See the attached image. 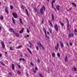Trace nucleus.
<instances>
[{
    "label": "nucleus",
    "instance_id": "f257e3e1",
    "mask_svg": "<svg viewBox=\"0 0 77 77\" xmlns=\"http://www.w3.org/2000/svg\"><path fill=\"white\" fill-rule=\"evenodd\" d=\"M43 10L44 12L45 11V8L44 6L42 7V8L40 9V12L42 15H43V14H44V12H43Z\"/></svg>",
    "mask_w": 77,
    "mask_h": 77
},
{
    "label": "nucleus",
    "instance_id": "f03ea898",
    "mask_svg": "<svg viewBox=\"0 0 77 77\" xmlns=\"http://www.w3.org/2000/svg\"><path fill=\"white\" fill-rule=\"evenodd\" d=\"M66 20L67 22V29L69 30V22H68V20L67 19H66Z\"/></svg>",
    "mask_w": 77,
    "mask_h": 77
},
{
    "label": "nucleus",
    "instance_id": "7ed1b4c3",
    "mask_svg": "<svg viewBox=\"0 0 77 77\" xmlns=\"http://www.w3.org/2000/svg\"><path fill=\"white\" fill-rule=\"evenodd\" d=\"M12 15L14 18H17V17H18V15L15 13H13L12 14Z\"/></svg>",
    "mask_w": 77,
    "mask_h": 77
},
{
    "label": "nucleus",
    "instance_id": "20e7f679",
    "mask_svg": "<svg viewBox=\"0 0 77 77\" xmlns=\"http://www.w3.org/2000/svg\"><path fill=\"white\" fill-rule=\"evenodd\" d=\"M38 45H39L40 47H42L43 49H44V47L43 46V45H42V44L40 42H39V43H38Z\"/></svg>",
    "mask_w": 77,
    "mask_h": 77
},
{
    "label": "nucleus",
    "instance_id": "39448f33",
    "mask_svg": "<svg viewBox=\"0 0 77 77\" xmlns=\"http://www.w3.org/2000/svg\"><path fill=\"white\" fill-rule=\"evenodd\" d=\"M55 0H52V1L51 3V7L52 8H54V3H55Z\"/></svg>",
    "mask_w": 77,
    "mask_h": 77
},
{
    "label": "nucleus",
    "instance_id": "423d86ee",
    "mask_svg": "<svg viewBox=\"0 0 77 77\" xmlns=\"http://www.w3.org/2000/svg\"><path fill=\"white\" fill-rule=\"evenodd\" d=\"M54 29L56 31H57H57H58V30H59V29H58V26H57V25H55Z\"/></svg>",
    "mask_w": 77,
    "mask_h": 77
},
{
    "label": "nucleus",
    "instance_id": "0eeeda50",
    "mask_svg": "<svg viewBox=\"0 0 77 77\" xmlns=\"http://www.w3.org/2000/svg\"><path fill=\"white\" fill-rule=\"evenodd\" d=\"M9 32H12V33H15V31H14V29H9Z\"/></svg>",
    "mask_w": 77,
    "mask_h": 77
},
{
    "label": "nucleus",
    "instance_id": "6e6552de",
    "mask_svg": "<svg viewBox=\"0 0 77 77\" xmlns=\"http://www.w3.org/2000/svg\"><path fill=\"white\" fill-rule=\"evenodd\" d=\"M59 43H57V46L55 47V48L56 49V50H58V48H59Z\"/></svg>",
    "mask_w": 77,
    "mask_h": 77
},
{
    "label": "nucleus",
    "instance_id": "1a4fd4ad",
    "mask_svg": "<svg viewBox=\"0 0 77 77\" xmlns=\"http://www.w3.org/2000/svg\"><path fill=\"white\" fill-rule=\"evenodd\" d=\"M1 44L2 45V47L3 48H5V44H4V42L3 41L1 42Z\"/></svg>",
    "mask_w": 77,
    "mask_h": 77
},
{
    "label": "nucleus",
    "instance_id": "9d476101",
    "mask_svg": "<svg viewBox=\"0 0 77 77\" xmlns=\"http://www.w3.org/2000/svg\"><path fill=\"white\" fill-rule=\"evenodd\" d=\"M74 34H69L68 35V37L69 38H71L73 36Z\"/></svg>",
    "mask_w": 77,
    "mask_h": 77
},
{
    "label": "nucleus",
    "instance_id": "9b49d317",
    "mask_svg": "<svg viewBox=\"0 0 77 77\" xmlns=\"http://www.w3.org/2000/svg\"><path fill=\"white\" fill-rule=\"evenodd\" d=\"M5 11L7 13V14H8L9 13H8V8L6 7L5 8Z\"/></svg>",
    "mask_w": 77,
    "mask_h": 77
},
{
    "label": "nucleus",
    "instance_id": "f8f14e48",
    "mask_svg": "<svg viewBox=\"0 0 77 77\" xmlns=\"http://www.w3.org/2000/svg\"><path fill=\"white\" fill-rule=\"evenodd\" d=\"M19 20V21L20 23V24L21 25H23V22H22V20L21 19V18H20Z\"/></svg>",
    "mask_w": 77,
    "mask_h": 77
},
{
    "label": "nucleus",
    "instance_id": "ddd939ff",
    "mask_svg": "<svg viewBox=\"0 0 77 77\" xmlns=\"http://www.w3.org/2000/svg\"><path fill=\"white\" fill-rule=\"evenodd\" d=\"M56 9H57L58 11L59 10V9H60V6L59 5H57Z\"/></svg>",
    "mask_w": 77,
    "mask_h": 77
},
{
    "label": "nucleus",
    "instance_id": "4468645a",
    "mask_svg": "<svg viewBox=\"0 0 77 77\" xmlns=\"http://www.w3.org/2000/svg\"><path fill=\"white\" fill-rule=\"evenodd\" d=\"M60 44L62 48H63V44L62 42H60Z\"/></svg>",
    "mask_w": 77,
    "mask_h": 77
},
{
    "label": "nucleus",
    "instance_id": "2eb2a0df",
    "mask_svg": "<svg viewBox=\"0 0 77 77\" xmlns=\"http://www.w3.org/2000/svg\"><path fill=\"white\" fill-rule=\"evenodd\" d=\"M24 28H22L21 30L20 31L19 33H22L23 32V31L24 30Z\"/></svg>",
    "mask_w": 77,
    "mask_h": 77
},
{
    "label": "nucleus",
    "instance_id": "dca6fc26",
    "mask_svg": "<svg viewBox=\"0 0 77 77\" xmlns=\"http://www.w3.org/2000/svg\"><path fill=\"white\" fill-rule=\"evenodd\" d=\"M22 47H23L22 46L19 45L18 47H16V49H18V48H21Z\"/></svg>",
    "mask_w": 77,
    "mask_h": 77
},
{
    "label": "nucleus",
    "instance_id": "f3484780",
    "mask_svg": "<svg viewBox=\"0 0 77 77\" xmlns=\"http://www.w3.org/2000/svg\"><path fill=\"white\" fill-rule=\"evenodd\" d=\"M19 60L20 61H21V60H22V61H25V59L24 58H21Z\"/></svg>",
    "mask_w": 77,
    "mask_h": 77
},
{
    "label": "nucleus",
    "instance_id": "a211bd4d",
    "mask_svg": "<svg viewBox=\"0 0 77 77\" xmlns=\"http://www.w3.org/2000/svg\"><path fill=\"white\" fill-rule=\"evenodd\" d=\"M27 50L30 53V54H32V52L31 51H30V50H29V48H28L27 49Z\"/></svg>",
    "mask_w": 77,
    "mask_h": 77
},
{
    "label": "nucleus",
    "instance_id": "6ab92c4d",
    "mask_svg": "<svg viewBox=\"0 0 77 77\" xmlns=\"http://www.w3.org/2000/svg\"><path fill=\"white\" fill-rule=\"evenodd\" d=\"M43 30L44 31L45 34H46V33H47V31H46V30L45 29V28L43 27Z\"/></svg>",
    "mask_w": 77,
    "mask_h": 77
},
{
    "label": "nucleus",
    "instance_id": "aec40b11",
    "mask_svg": "<svg viewBox=\"0 0 77 77\" xmlns=\"http://www.w3.org/2000/svg\"><path fill=\"white\" fill-rule=\"evenodd\" d=\"M72 4L73 5V6H74V7H77V5L76 4L73 3H72Z\"/></svg>",
    "mask_w": 77,
    "mask_h": 77
},
{
    "label": "nucleus",
    "instance_id": "412c9836",
    "mask_svg": "<svg viewBox=\"0 0 77 77\" xmlns=\"http://www.w3.org/2000/svg\"><path fill=\"white\" fill-rule=\"evenodd\" d=\"M25 11L26 12V14L27 16H28V17H29V14H28V12L27 11V9H25Z\"/></svg>",
    "mask_w": 77,
    "mask_h": 77
},
{
    "label": "nucleus",
    "instance_id": "4be33fe9",
    "mask_svg": "<svg viewBox=\"0 0 77 77\" xmlns=\"http://www.w3.org/2000/svg\"><path fill=\"white\" fill-rule=\"evenodd\" d=\"M68 57H66L65 58V61L66 62H68Z\"/></svg>",
    "mask_w": 77,
    "mask_h": 77
},
{
    "label": "nucleus",
    "instance_id": "5701e85b",
    "mask_svg": "<svg viewBox=\"0 0 77 77\" xmlns=\"http://www.w3.org/2000/svg\"><path fill=\"white\" fill-rule=\"evenodd\" d=\"M52 56L53 57H54L56 56V54L54 53H53L52 54Z\"/></svg>",
    "mask_w": 77,
    "mask_h": 77
},
{
    "label": "nucleus",
    "instance_id": "b1692460",
    "mask_svg": "<svg viewBox=\"0 0 77 77\" xmlns=\"http://www.w3.org/2000/svg\"><path fill=\"white\" fill-rule=\"evenodd\" d=\"M49 23L51 25V26L53 27V24H52V23H51V21L50 20H49Z\"/></svg>",
    "mask_w": 77,
    "mask_h": 77
},
{
    "label": "nucleus",
    "instance_id": "393cba45",
    "mask_svg": "<svg viewBox=\"0 0 77 77\" xmlns=\"http://www.w3.org/2000/svg\"><path fill=\"white\" fill-rule=\"evenodd\" d=\"M52 20H54V15L52 14Z\"/></svg>",
    "mask_w": 77,
    "mask_h": 77
},
{
    "label": "nucleus",
    "instance_id": "a878e982",
    "mask_svg": "<svg viewBox=\"0 0 77 77\" xmlns=\"http://www.w3.org/2000/svg\"><path fill=\"white\" fill-rule=\"evenodd\" d=\"M12 20L13 23H14V24H15V20L14 19V18L12 17Z\"/></svg>",
    "mask_w": 77,
    "mask_h": 77
},
{
    "label": "nucleus",
    "instance_id": "bb28decb",
    "mask_svg": "<svg viewBox=\"0 0 77 77\" xmlns=\"http://www.w3.org/2000/svg\"><path fill=\"white\" fill-rule=\"evenodd\" d=\"M14 67H15V66H14V64H12V69L13 70H14Z\"/></svg>",
    "mask_w": 77,
    "mask_h": 77
},
{
    "label": "nucleus",
    "instance_id": "cd10ccee",
    "mask_svg": "<svg viewBox=\"0 0 77 77\" xmlns=\"http://www.w3.org/2000/svg\"><path fill=\"white\" fill-rule=\"evenodd\" d=\"M11 75H12V74H11V73L10 72L8 74V77H11Z\"/></svg>",
    "mask_w": 77,
    "mask_h": 77
},
{
    "label": "nucleus",
    "instance_id": "c85d7f7f",
    "mask_svg": "<svg viewBox=\"0 0 77 77\" xmlns=\"http://www.w3.org/2000/svg\"><path fill=\"white\" fill-rule=\"evenodd\" d=\"M15 35H16V36L17 37H18V36H19V33H16L15 34Z\"/></svg>",
    "mask_w": 77,
    "mask_h": 77
},
{
    "label": "nucleus",
    "instance_id": "c756f323",
    "mask_svg": "<svg viewBox=\"0 0 77 77\" xmlns=\"http://www.w3.org/2000/svg\"><path fill=\"white\" fill-rule=\"evenodd\" d=\"M0 63L1 64H2L3 66H5V65L3 63V62H2V61H0Z\"/></svg>",
    "mask_w": 77,
    "mask_h": 77
},
{
    "label": "nucleus",
    "instance_id": "7c9ffc66",
    "mask_svg": "<svg viewBox=\"0 0 77 77\" xmlns=\"http://www.w3.org/2000/svg\"><path fill=\"white\" fill-rule=\"evenodd\" d=\"M35 11L36 12H38V10L36 8H35Z\"/></svg>",
    "mask_w": 77,
    "mask_h": 77
},
{
    "label": "nucleus",
    "instance_id": "2f4dec72",
    "mask_svg": "<svg viewBox=\"0 0 77 77\" xmlns=\"http://www.w3.org/2000/svg\"><path fill=\"white\" fill-rule=\"evenodd\" d=\"M45 35L46 38H48V39H50L49 37L48 36H47V33H46V34H45Z\"/></svg>",
    "mask_w": 77,
    "mask_h": 77
},
{
    "label": "nucleus",
    "instance_id": "473e14b6",
    "mask_svg": "<svg viewBox=\"0 0 77 77\" xmlns=\"http://www.w3.org/2000/svg\"><path fill=\"white\" fill-rule=\"evenodd\" d=\"M0 19L1 20H3V16H2L0 18Z\"/></svg>",
    "mask_w": 77,
    "mask_h": 77
},
{
    "label": "nucleus",
    "instance_id": "72a5a7b5",
    "mask_svg": "<svg viewBox=\"0 0 77 77\" xmlns=\"http://www.w3.org/2000/svg\"><path fill=\"white\" fill-rule=\"evenodd\" d=\"M57 56L59 57H60V54L59 53H58L57 54Z\"/></svg>",
    "mask_w": 77,
    "mask_h": 77
},
{
    "label": "nucleus",
    "instance_id": "f704fd0d",
    "mask_svg": "<svg viewBox=\"0 0 77 77\" xmlns=\"http://www.w3.org/2000/svg\"><path fill=\"white\" fill-rule=\"evenodd\" d=\"M60 24H61V25L62 26H64V24L63 23H62L61 22H60Z\"/></svg>",
    "mask_w": 77,
    "mask_h": 77
},
{
    "label": "nucleus",
    "instance_id": "c9c22d12",
    "mask_svg": "<svg viewBox=\"0 0 77 77\" xmlns=\"http://www.w3.org/2000/svg\"><path fill=\"white\" fill-rule=\"evenodd\" d=\"M10 9H13V8H14V7H13V6H12V5H11L10 6Z\"/></svg>",
    "mask_w": 77,
    "mask_h": 77
},
{
    "label": "nucleus",
    "instance_id": "e433bc0d",
    "mask_svg": "<svg viewBox=\"0 0 77 77\" xmlns=\"http://www.w3.org/2000/svg\"><path fill=\"white\" fill-rule=\"evenodd\" d=\"M10 49L11 50H13V48H12V46H11L10 47Z\"/></svg>",
    "mask_w": 77,
    "mask_h": 77
},
{
    "label": "nucleus",
    "instance_id": "4c0bfd02",
    "mask_svg": "<svg viewBox=\"0 0 77 77\" xmlns=\"http://www.w3.org/2000/svg\"><path fill=\"white\" fill-rule=\"evenodd\" d=\"M49 30L50 31V33H51V32H52V30L50 28H49Z\"/></svg>",
    "mask_w": 77,
    "mask_h": 77
},
{
    "label": "nucleus",
    "instance_id": "58836bf2",
    "mask_svg": "<svg viewBox=\"0 0 77 77\" xmlns=\"http://www.w3.org/2000/svg\"><path fill=\"white\" fill-rule=\"evenodd\" d=\"M39 76H40V77H44L42 76V74H39Z\"/></svg>",
    "mask_w": 77,
    "mask_h": 77
},
{
    "label": "nucleus",
    "instance_id": "ea45409f",
    "mask_svg": "<svg viewBox=\"0 0 77 77\" xmlns=\"http://www.w3.org/2000/svg\"><path fill=\"white\" fill-rule=\"evenodd\" d=\"M30 65H31L32 66H34V64L33 63H32V62H31L30 63Z\"/></svg>",
    "mask_w": 77,
    "mask_h": 77
},
{
    "label": "nucleus",
    "instance_id": "a19ab883",
    "mask_svg": "<svg viewBox=\"0 0 77 77\" xmlns=\"http://www.w3.org/2000/svg\"><path fill=\"white\" fill-rule=\"evenodd\" d=\"M72 7H71V8L70 9H69V10H67V11H71L72 9Z\"/></svg>",
    "mask_w": 77,
    "mask_h": 77
},
{
    "label": "nucleus",
    "instance_id": "79ce46f5",
    "mask_svg": "<svg viewBox=\"0 0 77 77\" xmlns=\"http://www.w3.org/2000/svg\"><path fill=\"white\" fill-rule=\"evenodd\" d=\"M36 50H39V48L38 47L36 46Z\"/></svg>",
    "mask_w": 77,
    "mask_h": 77
},
{
    "label": "nucleus",
    "instance_id": "37998d69",
    "mask_svg": "<svg viewBox=\"0 0 77 77\" xmlns=\"http://www.w3.org/2000/svg\"><path fill=\"white\" fill-rule=\"evenodd\" d=\"M73 69L75 71H76V68L75 67H73Z\"/></svg>",
    "mask_w": 77,
    "mask_h": 77
},
{
    "label": "nucleus",
    "instance_id": "c03bdc74",
    "mask_svg": "<svg viewBox=\"0 0 77 77\" xmlns=\"http://www.w3.org/2000/svg\"><path fill=\"white\" fill-rule=\"evenodd\" d=\"M21 8H22V9H24L25 7H24V6L23 5L21 6Z\"/></svg>",
    "mask_w": 77,
    "mask_h": 77
},
{
    "label": "nucleus",
    "instance_id": "a18cd8bd",
    "mask_svg": "<svg viewBox=\"0 0 77 77\" xmlns=\"http://www.w3.org/2000/svg\"><path fill=\"white\" fill-rule=\"evenodd\" d=\"M30 31H29V30H28V29H27V33H29Z\"/></svg>",
    "mask_w": 77,
    "mask_h": 77
},
{
    "label": "nucleus",
    "instance_id": "49530a36",
    "mask_svg": "<svg viewBox=\"0 0 77 77\" xmlns=\"http://www.w3.org/2000/svg\"><path fill=\"white\" fill-rule=\"evenodd\" d=\"M17 73L19 74H21V72L20 71H18Z\"/></svg>",
    "mask_w": 77,
    "mask_h": 77
},
{
    "label": "nucleus",
    "instance_id": "de8ad7c7",
    "mask_svg": "<svg viewBox=\"0 0 77 77\" xmlns=\"http://www.w3.org/2000/svg\"><path fill=\"white\" fill-rule=\"evenodd\" d=\"M18 66L19 68H21V66H20V65L18 64Z\"/></svg>",
    "mask_w": 77,
    "mask_h": 77
},
{
    "label": "nucleus",
    "instance_id": "09e8293b",
    "mask_svg": "<svg viewBox=\"0 0 77 77\" xmlns=\"http://www.w3.org/2000/svg\"><path fill=\"white\" fill-rule=\"evenodd\" d=\"M69 45L71 46H72V43L71 42H70L69 43Z\"/></svg>",
    "mask_w": 77,
    "mask_h": 77
},
{
    "label": "nucleus",
    "instance_id": "8fccbe9b",
    "mask_svg": "<svg viewBox=\"0 0 77 77\" xmlns=\"http://www.w3.org/2000/svg\"><path fill=\"white\" fill-rule=\"evenodd\" d=\"M33 71L34 73H36V71L35 70H34Z\"/></svg>",
    "mask_w": 77,
    "mask_h": 77
},
{
    "label": "nucleus",
    "instance_id": "3c124183",
    "mask_svg": "<svg viewBox=\"0 0 77 77\" xmlns=\"http://www.w3.org/2000/svg\"><path fill=\"white\" fill-rule=\"evenodd\" d=\"M29 35H27L26 36V38H29Z\"/></svg>",
    "mask_w": 77,
    "mask_h": 77
},
{
    "label": "nucleus",
    "instance_id": "603ef678",
    "mask_svg": "<svg viewBox=\"0 0 77 77\" xmlns=\"http://www.w3.org/2000/svg\"><path fill=\"white\" fill-rule=\"evenodd\" d=\"M35 70H38V68H37V67H35Z\"/></svg>",
    "mask_w": 77,
    "mask_h": 77
},
{
    "label": "nucleus",
    "instance_id": "864d4df0",
    "mask_svg": "<svg viewBox=\"0 0 77 77\" xmlns=\"http://www.w3.org/2000/svg\"><path fill=\"white\" fill-rule=\"evenodd\" d=\"M74 31L75 32H77V29H75Z\"/></svg>",
    "mask_w": 77,
    "mask_h": 77
},
{
    "label": "nucleus",
    "instance_id": "5fc2aeb1",
    "mask_svg": "<svg viewBox=\"0 0 77 77\" xmlns=\"http://www.w3.org/2000/svg\"><path fill=\"white\" fill-rule=\"evenodd\" d=\"M66 44H67L68 47H69V45H68V43H66Z\"/></svg>",
    "mask_w": 77,
    "mask_h": 77
},
{
    "label": "nucleus",
    "instance_id": "6e6d98bb",
    "mask_svg": "<svg viewBox=\"0 0 77 77\" xmlns=\"http://www.w3.org/2000/svg\"><path fill=\"white\" fill-rule=\"evenodd\" d=\"M38 62L39 63L40 62V60H39V59H38Z\"/></svg>",
    "mask_w": 77,
    "mask_h": 77
},
{
    "label": "nucleus",
    "instance_id": "4d7b16f0",
    "mask_svg": "<svg viewBox=\"0 0 77 77\" xmlns=\"http://www.w3.org/2000/svg\"><path fill=\"white\" fill-rule=\"evenodd\" d=\"M5 54H8V53L6 52H5Z\"/></svg>",
    "mask_w": 77,
    "mask_h": 77
},
{
    "label": "nucleus",
    "instance_id": "13d9d810",
    "mask_svg": "<svg viewBox=\"0 0 77 77\" xmlns=\"http://www.w3.org/2000/svg\"><path fill=\"white\" fill-rule=\"evenodd\" d=\"M47 33H48V35H50V33H49V32H47Z\"/></svg>",
    "mask_w": 77,
    "mask_h": 77
},
{
    "label": "nucleus",
    "instance_id": "bf43d9fd",
    "mask_svg": "<svg viewBox=\"0 0 77 77\" xmlns=\"http://www.w3.org/2000/svg\"><path fill=\"white\" fill-rule=\"evenodd\" d=\"M2 28L1 26H0V30H2Z\"/></svg>",
    "mask_w": 77,
    "mask_h": 77
},
{
    "label": "nucleus",
    "instance_id": "052dcab7",
    "mask_svg": "<svg viewBox=\"0 0 77 77\" xmlns=\"http://www.w3.org/2000/svg\"><path fill=\"white\" fill-rule=\"evenodd\" d=\"M44 22V20L42 21V24H43V23Z\"/></svg>",
    "mask_w": 77,
    "mask_h": 77
},
{
    "label": "nucleus",
    "instance_id": "680f3d73",
    "mask_svg": "<svg viewBox=\"0 0 77 77\" xmlns=\"http://www.w3.org/2000/svg\"><path fill=\"white\" fill-rule=\"evenodd\" d=\"M2 57V54H0V57Z\"/></svg>",
    "mask_w": 77,
    "mask_h": 77
},
{
    "label": "nucleus",
    "instance_id": "e2e57ef3",
    "mask_svg": "<svg viewBox=\"0 0 77 77\" xmlns=\"http://www.w3.org/2000/svg\"><path fill=\"white\" fill-rule=\"evenodd\" d=\"M28 42H29V44H30L31 42H30V41H29Z\"/></svg>",
    "mask_w": 77,
    "mask_h": 77
},
{
    "label": "nucleus",
    "instance_id": "0e129e2a",
    "mask_svg": "<svg viewBox=\"0 0 77 77\" xmlns=\"http://www.w3.org/2000/svg\"><path fill=\"white\" fill-rule=\"evenodd\" d=\"M48 73H49V74H50V71H48Z\"/></svg>",
    "mask_w": 77,
    "mask_h": 77
},
{
    "label": "nucleus",
    "instance_id": "69168bd1",
    "mask_svg": "<svg viewBox=\"0 0 77 77\" xmlns=\"http://www.w3.org/2000/svg\"><path fill=\"white\" fill-rule=\"evenodd\" d=\"M29 47H30V48H32V46H29Z\"/></svg>",
    "mask_w": 77,
    "mask_h": 77
},
{
    "label": "nucleus",
    "instance_id": "338daca9",
    "mask_svg": "<svg viewBox=\"0 0 77 77\" xmlns=\"http://www.w3.org/2000/svg\"><path fill=\"white\" fill-rule=\"evenodd\" d=\"M20 57H23V55H21Z\"/></svg>",
    "mask_w": 77,
    "mask_h": 77
},
{
    "label": "nucleus",
    "instance_id": "774afa93",
    "mask_svg": "<svg viewBox=\"0 0 77 77\" xmlns=\"http://www.w3.org/2000/svg\"><path fill=\"white\" fill-rule=\"evenodd\" d=\"M48 71H50V69H48Z\"/></svg>",
    "mask_w": 77,
    "mask_h": 77
}]
</instances>
